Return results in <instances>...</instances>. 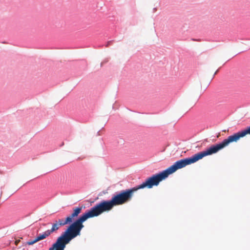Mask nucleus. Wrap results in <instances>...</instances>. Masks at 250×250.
I'll return each mask as SVG.
<instances>
[{
	"instance_id": "11",
	"label": "nucleus",
	"mask_w": 250,
	"mask_h": 250,
	"mask_svg": "<svg viewBox=\"0 0 250 250\" xmlns=\"http://www.w3.org/2000/svg\"><path fill=\"white\" fill-rule=\"evenodd\" d=\"M217 71H216L215 72V73H214V75H215L217 73Z\"/></svg>"
},
{
	"instance_id": "4",
	"label": "nucleus",
	"mask_w": 250,
	"mask_h": 250,
	"mask_svg": "<svg viewBox=\"0 0 250 250\" xmlns=\"http://www.w3.org/2000/svg\"><path fill=\"white\" fill-rule=\"evenodd\" d=\"M137 190V188L135 187L122 190L114 195L112 197L111 201L114 207L126 204L131 200L133 193Z\"/></svg>"
},
{
	"instance_id": "8",
	"label": "nucleus",
	"mask_w": 250,
	"mask_h": 250,
	"mask_svg": "<svg viewBox=\"0 0 250 250\" xmlns=\"http://www.w3.org/2000/svg\"><path fill=\"white\" fill-rule=\"evenodd\" d=\"M51 234H50L49 232L48 231V230H47L45 231L43 233L39 234L34 240L27 242V244L28 245H33L34 244L36 243V242L45 239L46 237H48Z\"/></svg>"
},
{
	"instance_id": "6",
	"label": "nucleus",
	"mask_w": 250,
	"mask_h": 250,
	"mask_svg": "<svg viewBox=\"0 0 250 250\" xmlns=\"http://www.w3.org/2000/svg\"><path fill=\"white\" fill-rule=\"evenodd\" d=\"M70 241L63 234V232L59 236L55 243L48 250H64L67 244L70 243Z\"/></svg>"
},
{
	"instance_id": "10",
	"label": "nucleus",
	"mask_w": 250,
	"mask_h": 250,
	"mask_svg": "<svg viewBox=\"0 0 250 250\" xmlns=\"http://www.w3.org/2000/svg\"><path fill=\"white\" fill-rule=\"evenodd\" d=\"M19 242H20V240H16L15 241V244L18 245V244L19 243Z\"/></svg>"
},
{
	"instance_id": "5",
	"label": "nucleus",
	"mask_w": 250,
	"mask_h": 250,
	"mask_svg": "<svg viewBox=\"0 0 250 250\" xmlns=\"http://www.w3.org/2000/svg\"><path fill=\"white\" fill-rule=\"evenodd\" d=\"M168 177L167 173L165 170L162 172L153 175L152 176L147 178L145 182L136 187L137 190L144 188H151L153 186H157L160 182Z\"/></svg>"
},
{
	"instance_id": "3",
	"label": "nucleus",
	"mask_w": 250,
	"mask_h": 250,
	"mask_svg": "<svg viewBox=\"0 0 250 250\" xmlns=\"http://www.w3.org/2000/svg\"><path fill=\"white\" fill-rule=\"evenodd\" d=\"M82 208V207L74 208L73 212L67 216L64 220L62 219H59L58 220L55 221L52 224L51 229H48L50 234H51L53 232L57 231L62 226L67 224H70V225H71L74 222L73 221L81 212Z\"/></svg>"
},
{
	"instance_id": "1",
	"label": "nucleus",
	"mask_w": 250,
	"mask_h": 250,
	"mask_svg": "<svg viewBox=\"0 0 250 250\" xmlns=\"http://www.w3.org/2000/svg\"><path fill=\"white\" fill-rule=\"evenodd\" d=\"M114 207L111 200L101 201L83 213L62 232L71 241L77 236L81 235V230L84 227L83 224V222L88 218L98 216L104 212H108Z\"/></svg>"
},
{
	"instance_id": "7",
	"label": "nucleus",
	"mask_w": 250,
	"mask_h": 250,
	"mask_svg": "<svg viewBox=\"0 0 250 250\" xmlns=\"http://www.w3.org/2000/svg\"><path fill=\"white\" fill-rule=\"evenodd\" d=\"M248 134L250 135V126L245 129L239 131L232 135L229 136L227 139H224V141L228 146L231 143L237 142L241 138H242Z\"/></svg>"
},
{
	"instance_id": "9",
	"label": "nucleus",
	"mask_w": 250,
	"mask_h": 250,
	"mask_svg": "<svg viewBox=\"0 0 250 250\" xmlns=\"http://www.w3.org/2000/svg\"><path fill=\"white\" fill-rule=\"evenodd\" d=\"M84 158H85L84 157H79L78 158L77 160L78 161L82 160L84 159Z\"/></svg>"
},
{
	"instance_id": "2",
	"label": "nucleus",
	"mask_w": 250,
	"mask_h": 250,
	"mask_svg": "<svg viewBox=\"0 0 250 250\" xmlns=\"http://www.w3.org/2000/svg\"><path fill=\"white\" fill-rule=\"evenodd\" d=\"M227 146L224 140L221 143L211 146L206 150L197 153L191 157L181 159L176 161L173 165L165 170L168 176L177 169L185 167L186 166L194 163L207 156L216 153L220 150Z\"/></svg>"
}]
</instances>
